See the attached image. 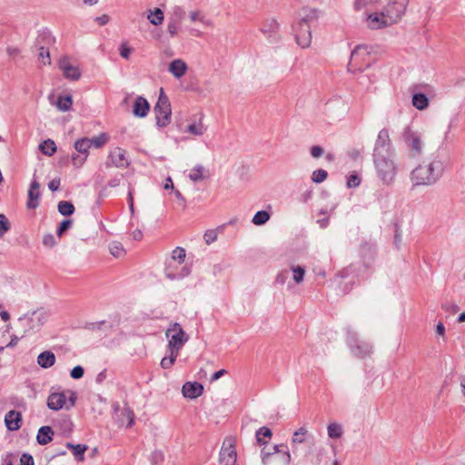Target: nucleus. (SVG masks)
Segmentation results:
<instances>
[{"label": "nucleus", "instance_id": "nucleus-1", "mask_svg": "<svg viewBox=\"0 0 465 465\" xmlns=\"http://www.w3.org/2000/svg\"><path fill=\"white\" fill-rule=\"evenodd\" d=\"M450 164L448 154L444 151H437L429 159L428 163L418 165L410 175L412 187L432 186L436 184Z\"/></svg>", "mask_w": 465, "mask_h": 465}, {"label": "nucleus", "instance_id": "nucleus-2", "mask_svg": "<svg viewBox=\"0 0 465 465\" xmlns=\"http://www.w3.org/2000/svg\"><path fill=\"white\" fill-rule=\"evenodd\" d=\"M373 163L377 176L381 183L384 185H391L398 173V165L394 161V154L373 157Z\"/></svg>", "mask_w": 465, "mask_h": 465}, {"label": "nucleus", "instance_id": "nucleus-3", "mask_svg": "<svg viewBox=\"0 0 465 465\" xmlns=\"http://www.w3.org/2000/svg\"><path fill=\"white\" fill-rule=\"evenodd\" d=\"M185 259V250L182 247H176L173 252L171 258L166 262L165 275L170 280L182 279L189 274V269L182 267L180 272L173 269V263L177 262L181 265Z\"/></svg>", "mask_w": 465, "mask_h": 465}, {"label": "nucleus", "instance_id": "nucleus-4", "mask_svg": "<svg viewBox=\"0 0 465 465\" xmlns=\"http://www.w3.org/2000/svg\"><path fill=\"white\" fill-rule=\"evenodd\" d=\"M168 341V351L179 352L183 346L188 341L189 336L184 332L178 322L172 323L165 331Z\"/></svg>", "mask_w": 465, "mask_h": 465}, {"label": "nucleus", "instance_id": "nucleus-5", "mask_svg": "<svg viewBox=\"0 0 465 465\" xmlns=\"http://www.w3.org/2000/svg\"><path fill=\"white\" fill-rule=\"evenodd\" d=\"M177 125L181 133L193 136L203 135L207 130L201 118H181Z\"/></svg>", "mask_w": 465, "mask_h": 465}, {"label": "nucleus", "instance_id": "nucleus-6", "mask_svg": "<svg viewBox=\"0 0 465 465\" xmlns=\"http://www.w3.org/2000/svg\"><path fill=\"white\" fill-rule=\"evenodd\" d=\"M347 342L351 348V351L356 357L365 358L372 353L371 345L364 341L359 340L356 333L351 331H348Z\"/></svg>", "mask_w": 465, "mask_h": 465}, {"label": "nucleus", "instance_id": "nucleus-7", "mask_svg": "<svg viewBox=\"0 0 465 465\" xmlns=\"http://www.w3.org/2000/svg\"><path fill=\"white\" fill-rule=\"evenodd\" d=\"M292 31L294 35L295 41L302 48L309 47L312 43L311 25L304 24L301 21L294 22L292 25Z\"/></svg>", "mask_w": 465, "mask_h": 465}, {"label": "nucleus", "instance_id": "nucleus-8", "mask_svg": "<svg viewBox=\"0 0 465 465\" xmlns=\"http://www.w3.org/2000/svg\"><path fill=\"white\" fill-rule=\"evenodd\" d=\"M45 320V317L42 312H34L31 315L20 317L18 322L24 328L21 337H24L31 331L38 330L44 324Z\"/></svg>", "mask_w": 465, "mask_h": 465}, {"label": "nucleus", "instance_id": "nucleus-9", "mask_svg": "<svg viewBox=\"0 0 465 465\" xmlns=\"http://www.w3.org/2000/svg\"><path fill=\"white\" fill-rule=\"evenodd\" d=\"M392 154H394V151L391 143L389 132L386 129H382L380 131L375 142L372 156L378 157L381 155L386 156Z\"/></svg>", "mask_w": 465, "mask_h": 465}, {"label": "nucleus", "instance_id": "nucleus-10", "mask_svg": "<svg viewBox=\"0 0 465 465\" xmlns=\"http://www.w3.org/2000/svg\"><path fill=\"white\" fill-rule=\"evenodd\" d=\"M408 5L409 0H392L383 7V10L386 15L395 25L401 19L402 15H404Z\"/></svg>", "mask_w": 465, "mask_h": 465}, {"label": "nucleus", "instance_id": "nucleus-11", "mask_svg": "<svg viewBox=\"0 0 465 465\" xmlns=\"http://www.w3.org/2000/svg\"><path fill=\"white\" fill-rule=\"evenodd\" d=\"M237 460V452L232 439L224 440L220 451L221 465H235Z\"/></svg>", "mask_w": 465, "mask_h": 465}, {"label": "nucleus", "instance_id": "nucleus-12", "mask_svg": "<svg viewBox=\"0 0 465 465\" xmlns=\"http://www.w3.org/2000/svg\"><path fill=\"white\" fill-rule=\"evenodd\" d=\"M282 452H284V465H291L292 455L289 447L284 443L273 445L272 451H267L265 449H262L261 450V460L262 465H270L272 456Z\"/></svg>", "mask_w": 465, "mask_h": 465}, {"label": "nucleus", "instance_id": "nucleus-13", "mask_svg": "<svg viewBox=\"0 0 465 465\" xmlns=\"http://www.w3.org/2000/svg\"><path fill=\"white\" fill-rule=\"evenodd\" d=\"M366 20L371 30L383 29L394 25L383 9L381 12L367 14Z\"/></svg>", "mask_w": 465, "mask_h": 465}, {"label": "nucleus", "instance_id": "nucleus-14", "mask_svg": "<svg viewBox=\"0 0 465 465\" xmlns=\"http://www.w3.org/2000/svg\"><path fill=\"white\" fill-rule=\"evenodd\" d=\"M129 164L130 161L126 156L125 150L120 147H115L110 151L105 163L106 167L114 166L117 168H126Z\"/></svg>", "mask_w": 465, "mask_h": 465}, {"label": "nucleus", "instance_id": "nucleus-15", "mask_svg": "<svg viewBox=\"0 0 465 465\" xmlns=\"http://www.w3.org/2000/svg\"><path fill=\"white\" fill-rule=\"evenodd\" d=\"M384 52L381 45H370L365 44L357 45L351 53V59L358 60L362 59L365 61V56L371 57V54H376Z\"/></svg>", "mask_w": 465, "mask_h": 465}, {"label": "nucleus", "instance_id": "nucleus-16", "mask_svg": "<svg viewBox=\"0 0 465 465\" xmlns=\"http://www.w3.org/2000/svg\"><path fill=\"white\" fill-rule=\"evenodd\" d=\"M153 112L156 116H172L171 103L163 87L159 90V95L157 102L153 106Z\"/></svg>", "mask_w": 465, "mask_h": 465}, {"label": "nucleus", "instance_id": "nucleus-17", "mask_svg": "<svg viewBox=\"0 0 465 465\" xmlns=\"http://www.w3.org/2000/svg\"><path fill=\"white\" fill-rule=\"evenodd\" d=\"M402 136L404 142L415 153V154H420L421 153L422 141L420 138V134L418 132H415L411 128H407L404 131Z\"/></svg>", "mask_w": 465, "mask_h": 465}, {"label": "nucleus", "instance_id": "nucleus-18", "mask_svg": "<svg viewBox=\"0 0 465 465\" xmlns=\"http://www.w3.org/2000/svg\"><path fill=\"white\" fill-rule=\"evenodd\" d=\"M59 68L63 71L64 78L71 81H77L80 79L82 73L79 67L71 64L66 56L59 60Z\"/></svg>", "mask_w": 465, "mask_h": 465}, {"label": "nucleus", "instance_id": "nucleus-19", "mask_svg": "<svg viewBox=\"0 0 465 465\" xmlns=\"http://www.w3.org/2000/svg\"><path fill=\"white\" fill-rule=\"evenodd\" d=\"M66 403V394L64 391H57L52 388L51 393L47 398V407L52 411L62 410Z\"/></svg>", "mask_w": 465, "mask_h": 465}, {"label": "nucleus", "instance_id": "nucleus-20", "mask_svg": "<svg viewBox=\"0 0 465 465\" xmlns=\"http://www.w3.org/2000/svg\"><path fill=\"white\" fill-rule=\"evenodd\" d=\"M150 109V103L143 95H138L133 102L132 114L134 116H147Z\"/></svg>", "mask_w": 465, "mask_h": 465}, {"label": "nucleus", "instance_id": "nucleus-21", "mask_svg": "<svg viewBox=\"0 0 465 465\" xmlns=\"http://www.w3.org/2000/svg\"><path fill=\"white\" fill-rule=\"evenodd\" d=\"M188 65L181 58H176L172 60L168 65L169 73L175 78H182L187 72Z\"/></svg>", "mask_w": 465, "mask_h": 465}, {"label": "nucleus", "instance_id": "nucleus-22", "mask_svg": "<svg viewBox=\"0 0 465 465\" xmlns=\"http://www.w3.org/2000/svg\"><path fill=\"white\" fill-rule=\"evenodd\" d=\"M6 428L11 430H18L22 426V414L16 411H9L5 416Z\"/></svg>", "mask_w": 465, "mask_h": 465}, {"label": "nucleus", "instance_id": "nucleus-23", "mask_svg": "<svg viewBox=\"0 0 465 465\" xmlns=\"http://www.w3.org/2000/svg\"><path fill=\"white\" fill-rule=\"evenodd\" d=\"M40 184L37 181L34 180L31 182L30 188L28 191V201L27 207L29 209H35L38 206V199L40 197Z\"/></svg>", "mask_w": 465, "mask_h": 465}, {"label": "nucleus", "instance_id": "nucleus-24", "mask_svg": "<svg viewBox=\"0 0 465 465\" xmlns=\"http://www.w3.org/2000/svg\"><path fill=\"white\" fill-rule=\"evenodd\" d=\"M411 103L416 109L423 111L430 105V97L427 94L421 91L413 92L411 95Z\"/></svg>", "mask_w": 465, "mask_h": 465}, {"label": "nucleus", "instance_id": "nucleus-25", "mask_svg": "<svg viewBox=\"0 0 465 465\" xmlns=\"http://www.w3.org/2000/svg\"><path fill=\"white\" fill-rule=\"evenodd\" d=\"M203 387L198 382H186L183 384L182 391L185 398L195 399L202 395Z\"/></svg>", "mask_w": 465, "mask_h": 465}, {"label": "nucleus", "instance_id": "nucleus-26", "mask_svg": "<svg viewBox=\"0 0 465 465\" xmlns=\"http://www.w3.org/2000/svg\"><path fill=\"white\" fill-rule=\"evenodd\" d=\"M55 37L53 35L51 30L48 27H43L38 31L37 37L35 39V46L37 44L41 45L51 46L55 44Z\"/></svg>", "mask_w": 465, "mask_h": 465}, {"label": "nucleus", "instance_id": "nucleus-27", "mask_svg": "<svg viewBox=\"0 0 465 465\" xmlns=\"http://www.w3.org/2000/svg\"><path fill=\"white\" fill-rule=\"evenodd\" d=\"M54 104L60 112H68L73 106L72 94L69 93L59 94Z\"/></svg>", "mask_w": 465, "mask_h": 465}, {"label": "nucleus", "instance_id": "nucleus-28", "mask_svg": "<svg viewBox=\"0 0 465 465\" xmlns=\"http://www.w3.org/2000/svg\"><path fill=\"white\" fill-rule=\"evenodd\" d=\"M55 355L51 351H45L37 356V364L43 369H48L54 365Z\"/></svg>", "mask_w": 465, "mask_h": 465}, {"label": "nucleus", "instance_id": "nucleus-29", "mask_svg": "<svg viewBox=\"0 0 465 465\" xmlns=\"http://www.w3.org/2000/svg\"><path fill=\"white\" fill-rule=\"evenodd\" d=\"M208 171L201 164H198L192 168L189 172L188 177L193 183H198L208 178Z\"/></svg>", "mask_w": 465, "mask_h": 465}, {"label": "nucleus", "instance_id": "nucleus-30", "mask_svg": "<svg viewBox=\"0 0 465 465\" xmlns=\"http://www.w3.org/2000/svg\"><path fill=\"white\" fill-rule=\"evenodd\" d=\"M54 430L50 426H43L39 429L36 440L40 445H46L53 440Z\"/></svg>", "mask_w": 465, "mask_h": 465}, {"label": "nucleus", "instance_id": "nucleus-31", "mask_svg": "<svg viewBox=\"0 0 465 465\" xmlns=\"http://www.w3.org/2000/svg\"><path fill=\"white\" fill-rule=\"evenodd\" d=\"M304 12V15L299 20L304 24L311 25L312 22H317L321 11L318 8H310L303 6L302 9Z\"/></svg>", "mask_w": 465, "mask_h": 465}, {"label": "nucleus", "instance_id": "nucleus-32", "mask_svg": "<svg viewBox=\"0 0 465 465\" xmlns=\"http://www.w3.org/2000/svg\"><path fill=\"white\" fill-rule=\"evenodd\" d=\"M147 19L150 24L157 26L163 24L164 20L163 11L159 7L149 9L147 14Z\"/></svg>", "mask_w": 465, "mask_h": 465}, {"label": "nucleus", "instance_id": "nucleus-33", "mask_svg": "<svg viewBox=\"0 0 465 465\" xmlns=\"http://www.w3.org/2000/svg\"><path fill=\"white\" fill-rule=\"evenodd\" d=\"M308 435L309 431L305 427H301L293 432L291 440L293 452L295 451V446L305 442Z\"/></svg>", "mask_w": 465, "mask_h": 465}, {"label": "nucleus", "instance_id": "nucleus-34", "mask_svg": "<svg viewBox=\"0 0 465 465\" xmlns=\"http://www.w3.org/2000/svg\"><path fill=\"white\" fill-rule=\"evenodd\" d=\"M66 447L70 450H72L74 458L78 461H84V452L87 450V446L84 444H73V443H66Z\"/></svg>", "mask_w": 465, "mask_h": 465}, {"label": "nucleus", "instance_id": "nucleus-35", "mask_svg": "<svg viewBox=\"0 0 465 465\" xmlns=\"http://www.w3.org/2000/svg\"><path fill=\"white\" fill-rule=\"evenodd\" d=\"M256 440L259 444H267L272 436V430L267 427H262L256 431Z\"/></svg>", "mask_w": 465, "mask_h": 465}, {"label": "nucleus", "instance_id": "nucleus-36", "mask_svg": "<svg viewBox=\"0 0 465 465\" xmlns=\"http://www.w3.org/2000/svg\"><path fill=\"white\" fill-rule=\"evenodd\" d=\"M41 152L48 156H52L56 152V145L53 140L47 139L39 146Z\"/></svg>", "mask_w": 465, "mask_h": 465}, {"label": "nucleus", "instance_id": "nucleus-37", "mask_svg": "<svg viewBox=\"0 0 465 465\" xmlns=\"http://www.w3.org/2000/svg\"><path fill=\"white\" fill-rule=\"evenodd\" d=\"M91 147V141L89 139L84 138L81 140H77L74 143V148L77 152L84 154L85 157L88 155V151Z\"/></svg>", "mask_w": 465, "mask_h": 465}, {"label": "nucleus", "instance_id": "nucleus-38", "mask_svg": "<svg viewBox=\"0 0 465 465\" xmlns=\"http://www.w3.org/2000/svg\"><path fill=\"white\" fill-rule=\"evenodd\" d=\"M270 213L267 211H259L252 217V223L258 226L265 224L270 220Z\"/></svg>", "mask_w": 465, "mask_h": 465}, {"label": "nucleus", "instance_id": "nucleus-39", "mask_svg": "<svg viewBox=\"0 0 465 465\" xmlns=\"http://www.w3.org/2000/svg\"><path fill=\"white\" fill-rule=\"evenodd\" d=\"M38 59L41 60V62L44 65L51 64V55H50L49 46L39 45Z\"/></svg>", "mask_w": 465, "mask_h": 465}, {"label": "nucleus", "instance_id": "nucleus-40", "mask_svg": "<svg viewBox=\"0 0 465 465\" xmlns=\"http://www.w3.org/2000/svg\"><path fill=\"white\" fill-rule=\"evenodd\" d=\"M58 212L64 216H69L74 213V206L72 203L67 201H61L58 203Z\"/></svg>", "mask_w": 465, "mask_h": 465}, {"label": "nucleus", "instance_id": "nucleus-41", "mask_svg": "<svg viewBox=\"0 0 465 465\" xmlns=\"http://www.w3.org/2000/svg\"><path fill=\"white\" fill-rule=\"evenodd\" d=\"M168 352H169V355L163 358L161 361V366L163 369L171 368L173 365V363L179 354V352L174 351H168Z\"/></svg>", "mask_w": 465, "mask_h": 465}, {"label": "nucleus", "instance_id": "nucleus-42", "mask_svg": "<svg viewBox=\"0 0 465 465\" xmlns=\"http://www.w3.org/2000/svg\"><path fill=\"white\" fill-rule=\"evenodd\" d=\"M280 28V24L277 22L276 19H272L271 21L267 22L263 25L262 27H261V32L264 35L271 34V33H276L278 32Z\"/></svg>", "mask_w": 465, "mask_h": 465}, {"label": "nucleus", "instance_id": "nucleus-43", "mask_svg": "<svg viewBox=\"0 0 465 465\" xmlns=\"http://www.w3.org/2000/svg\"><path fill=\"white\" fill-rule=\"evenodd\" d=\"M328 436L331 439H339L342 435V428L338 423L328 425Z\"/></svg>", "mask_w": 465, "mask_h": 465}, {"label": "nucleus", "instance_id": "nucleus-44", "mask_svg": "<svg viewBox=\"0 0 465 465\" xmlns=\"http://www.w3.org/2000/svg\"><path fill=\"white\" fill-rule=\"evenodd\" d=\"M291 270L292 272V277H293V281L299 284L301 282H302L303 281V278H304V274H305V269L302 266H295V265H292L291 267Z\"/></svg>", "mask_w": 465, "mask_h": 465}, {"label": "nucleus", "instance_id": "nucleus-45", "mask_svg": "<svg viewBox=\"0 0 465 465\" xmlns=\"http://www.w3.org/2000/svg\"><path fill=\"white\" fill-rule=\"evenodd\" d=\"M184 15H185V11L183 10V8L180 5H175L173 7L171 16L169 17V20L180 24L182 22V20L184 18Z\"/></svg>", "mask_w": 465, "mask_h": 465}, {"label": "nucleus", "instance_id": "nucleus-46", "mask_svg": "<svg viewBox=\"0 0 465 465\" xmlns=\"http://www.w3.org/2000/svg\"><path fill=\"white\" fill-rule=\"evenodd\" d=\"M328 177L327 171L323 169H317L312 173V181L315 183H321L324 182Z\"/></svg>", "mask_w": 465, "mask_h": 465}, {"label": "nucleus", "instance_id": "nucleus-47", "mask_svg": "<svg viewBox=\"0 0 465 465\" xmlns=\"http://www.w3.org/2000/svg\"><path fill=\"white\" fill-rule=\"evenodd\" d=\"M118 51H119V54L122 58L128 60L131 56V54L134 51V48L132 46H130L127 44V42H123L119 45Z\"/></svg>", "mask_w": 465, "mask_h": 465}, {"label": "nucleus", "instance_id": "nucleus-48", "mask_svg": "<svg viewBox=\"0 0 465 465\" xmlns=\"http://www.w3.org/2000/svg\"><path fill=\"white\" fill-rule=\"evenodd\" d=\"M108 139H109L108 135L104 133V134H99L98 136L89 139V141H91V145L94 144V147L100 148L108 142Z\"/></svg>", "mask_w": 465, "mask_h": 465}, {"label": "nucleus", "instance_id": "nucleus-49", "mask_svg": "<svg viewBox=\"0 0 465 465\" xmlns=\"http://www.w3.org/2000/svg\"><path fill=\"white\" fill-rule=\"evenodd\" d=\"M110 252L113 256L119 258L124 255V249L122 243L114 242L110 244Z\"/></svg>", "mask_w": 465, "mask_h": 465}, {"label": "nucleus", "instance_id": "nucleus-50", "mask_svg": "<svg viewBox=\"0 0 465 465\" xmlns=\"http://www.w3.org/2000/svg\"><path fill=\"white\" fill-rule=\"evenodd\" d=\"M361 178L357 173H352L347 177V186L356 188L361 184Z\"/></svg>", "mask_w": 465, "mask_h": 465}, {"label": "nucleus", "instance_id": "nucleus-51", "mask_svg": "<svg viewBox=\"0 0 465 465\" xmlns=\"http://www.w3.org/2000/svg\"><path fill=\"white\" fill-rule=\"evenodd\" d=\"M73 224L72 220H64L58 226L56 230V234L58 237H61L69 228H71Z\"/></svg>", "mask_w": 465, "mask_h": 465}, {"label": "nucleus", "instance_id": "nucleus-52", "mask_svg": "<svg viewBox=\"0 0 465 465\" xmlns=\"http://www.w3.org/2000/svg\"><path fill=\"white\" fill-rule=\"evenodd\" d=\"M441 308L443 311H445L446 312H448L450 314H455L460 310V307L458 304H456L454 302H449L442 303Z\"/></svg>", "mask_w": 465, "mask_h": 465}, {"label": "nucleus", "instance_id": "nucleus-53", "mask_svg": "<svg viewBox=\"0 0 465 465\" xmlns=\"http://www.w3.org/2000/svg\"><path fill=\"white\" fill-rule=\"evenodd\" d=\"M218 236L216 230H207L203 234V239L206 244H211L216 241Z\"/></svg>", "mask_w": 465, "mask_h": 465}, {"label": "nucleus", "instance_id": "nucleus-54", "mask_svg": "<svg viewBox=\"0 0 465 465\" xmlns=\"http://www.w3.org/2000/svg\"><path fill=\"white\" fill-rule=\"evenodd\" d=\"M375 61V58L372 60L369 59L364 66H351V64L348 66V71L356 74V73H362L365 69L369 68L371 65V63Z\"/></svg>", "mask_w": 465, "mask_h": 465}, {"label": "nucleus", "instance_id": "nucleus-55", "mask_svg": "<svg viewBox=\"0 0 465 465\" xmlns=\"http://www.w3.org/2000/svg\"><path fill=\"white\" fill-rule=\"evenodd\" d=\"M10 225L7 218L4 214H0V237H2L7 231H9Z\"/></svg>", "mask_w": 465, "mask_h": 465}, {"label": "nucleus", "instance_id": "nucleus-56", "mask_svg": "<svg viewBox=\"0 0 465 465\" xmlns=\"http://www.w3.org/2000/svg\"><path fill=\"white\" fill-rule=\"evenodd\" d=\"M84 374V370L82 366L78 365V366H75L74 367L72 370H71V372H70V376L74 379V380H78V379H81Z\"/></svg>", "mask_w": 465, "mask_h": 465}, {"label": "nucleus", "instance_id": "nucleus-57", "mask_svg": "<svg viewBox=\"0 0 465 465\" xmlns=\"http://www.w3.org/2000/svg\"><path fill=\"white\" fill-rule=\"evenodd\" d=\"M43 244L48 248L54 247L56 244L54 236L51 233L45 234L43 238Z\"/></svg>", "mask_w": 465, "mask_h": 465}, {"label": "nucleus", "instance_id": "nucleus-58", "mask_svg": "<svg viewBox=\"0 0 465 465\" xmlns=\"http://www.w3.org/2000/svg\"><path fill=\"white\" fill-rule=\"evenodd\" d=\"M183 90L185 91H198L199 87L197 85V83L193 80H185L184 83L182 84Z\"/></svg>", "mask_w": 465, "mask_h": 465}, {"label": "nucleus", "instance_id": "nucleus-59", "mask_svg": "<svg viewBox=\"0 0 465 465\" xmlns=\"http://www.w3.org/2000/svg\"><path fill=\"white\" fill-rule=\"evenodd\" d=\"M179 25H180L179 23L168 20L167 30H168V33L170 34L171 37H173L174 35H177Z\"/></svg>", "mask_w": 465, "mask_h": 465}, {"label": "nucleus", "instance_id": "nucleus-60", "mask_svg": "<svg viewBox=\"0 0 465 465\" xmlns=\"http://www.w3.org/2000/svg\"><path fill=\"white\" fill-rule=\"evenodd\" d=\"M310 153H311L312 157L320 158L321 156L323 155L324 150L322 147H321L319 145H314L311 148Z\"/></svg>", "mask_w": 465, "mask_h": 465}, {"label": "nucleus", "instance_id": "nucleus-61", "mask_svg": "<svg viewBox=\"0 0 465 465\" xmlns=\"http://www.w3.org/2000/svg\"><path fill=\"white\" fill-rule=\"evenodd\" d=\"M20 464L21 465H35L34 459L32 455L28 453H24L20 458Z\"/></svg>", "mask_w": 465, "mask_h": 465}, {"label": "nucleus", "instance_id": "nucleus-62", "mask_svg": "<svg viewBox=\"0 0 465 465\" xmlns=\"http://www.w3.org/2000/svg\"><path fill=\"white\" fill-rule=\"evenodd\" d=\"M124 413L128 420L127 426L131 427L134 424V414L133 411L130 410L129 408H125L124 410Z\"/></svg>", "mask_w": 465, "mask_h": 465}, {"label": "nucleus", "instance_id": "nucleus-63", "mask_svg": "<svg viewBox=\"0 0 465 465\" xmlns=\"http://www.w3.org/2000/svg\"><path fill=\"white\" fill-rule=\"evenodd\" d=\"M361 154H362V151L360 149H356V148L351 149L348 152L349 157L352 160H358L359 158L361 157Z\"/></svg>", "mask_w": 465, "mask_h": 465}, {"label": "nucleus", "instance_id": "nucleus-64", "mask_svg": "<svg viewBox=\"0 0 465 465\" xmlns=\"http://www.w3.org/2000/svg\"><path fill=\"white\" fill-rule=\"evenodd\" d=\"M94 20L98 23L99 25H105L109 23L110 16L106 14H104L100 16L95 17Z\"/></svg>", "mask_w": 465, "mask_h": 465}]
</instances>
